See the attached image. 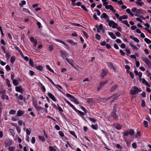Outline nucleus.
Here are the masks:
<instances>
[{
	"label": "nucleus",
	"mask_w": 151,
	"mask_h": 151,
	"mask_svg": "<svg viewBox=\"0 0 151 151\" xmlns=\"http://www.w3.org/2000/svg\"><path fill=\"white\" fill-rule=\"evenodd\" d=\"M130 91L131 95H134L141 91L139 90L137 87L134 86L133 87V89L130 90Z\"/></svg>",
	"instance_id": "obj_1"
},
{
	"label": "nucleus",
	"mask_w": 151,
	"mask_h": 151,
	"mask_svg": "<svg viewBox=\"0 0 151 151\" xmlns=\"http://www.w3.org/2000/svg\"><path fill=\"white\" fill-rule=\"evenodd\" d=\"M118 97V95L117 94H116L113 95L107 99H105V100H107L109 99H110L111 100V101L110 102V103H112V102H114V101Z\"/></svg>",
	"instance_id": "obj_2"
},
{
	"label": "nucleus",
	"mask_w": 151,
	"mask_h": 151,
	"mask_svg": "<svg viewBox=\"0 0 151 151\" xmlns=\"http://www.w3.org/2000/svg\"><path fill=\"white\" fill-rule=\"evenodd\" d=\"M146 13V12L142 9H140L137 10L135 14L136 16H138L139 15L142 14Z\"/></svg>",
	"instance_id": "obj_3"
},
{
	"label": "nucleus",
	"mask_w": 151,
	"mask_h": 151,
	"mask_svg": "<svg viewBox=\"0 0 151 151\" xmlns=\"http://www.w3.org/2000/svg\"><path fill=\"white\" fill-rule=\"evenodd\" d=\"M118 24L116 23L114 21L111 20L109 23V26L112 27L113 28H115L118 26Z\"/></svg>",
	"instance_id": "obj_4"
},
{
	"label": "nucleus",
	"mask_w": 151,
	"mask_h": 151,
	"mask_svg": "<svg viewBox=\"0 0 151 151\" xmlns=\"http://www.w3.org/2000/svg\"><path fill=\"white\" fill-rule=\"evenodd\" d=\"M108 82L107 80L101 82L100 83L99 86L97 88V90L99 91Z\"/></svg>",
	"instance_id": "obj_5"
},
{
	"label": "nucleus",
	"mask_w": 151,
	"mask_h": 151,
	"mask_svg": "<svg viewBox=\"0 0 151 151\" xmlns=\"http://www.w3.org/2000/svg\"><path fill=\"white\" fill-rule=\"evenodd\" d=\"M142 59L149 67H151V62L148 59L146 58H143Z\"/></svg>",
	"instance_id": "obj_6"
},
{
	"label": "nucleus",
	"mask_w": 151,
	"mask_h": 151,
	"mask_svg": "<svg viewBox=\"0 0 151 151\" xmlns=\"http://www.w3.org/2000/svg\"><path fill=\"white\" fill-rule=\"evenodd\" d=\"M15 90L17 92L22 93L23 92V90L21 86H16L15 87Z\"/></svg>",
	"instance_id": "obj_7"
},
{
	"label": "nucleus",
	"mask_w": 151,
	"mask_h": 151,
	"mask_svg": "<svg viewBox=\"0 0 151 151\" xmlns=\"http://www.w3.org/2000/svg\"><path fill=\"white\" fill-rule=\"evenodd\" d=\"M4 143L6 146H8L12 145V142L10 140L7 139L5 141Z\"/></svg>",
	"instance_id": "obj_8"
},
{
	"label": "nucleus",
	"mask_w": 151,
	"mask_h": 151,
	"mask_svg": "<svg viewBox=\"0 0 151 151\" xmlns=\"http://www.w3.org/2000/svg\"><path fill=\"white\" fill-rule=\"evenodd\" d=\"M55 40L57 42H60L62 44H63L64 45H65V46H66V48L67 49H69V46L67 45L66 43H65V42H64L63 41L60 40H59V39H55Z\"/></svg>",
	"instance_id": "obj_9"
},
{
	"label": "nucleus",
	"mask_w": 151,
	"mask_h": 151,
	"mask_svg": "<svg viewBox=\"0 0 151 151\" xmlns=\"http://www.w3.org/2000/svg\"><path fill=\"white\" fill-rule=\"evenodd\" d=\"M116 111H112L111 113V115L114 119H116L118 118V116L116 114Z\"/></svg>",
	"instance_id": "obj_10"
},
{
	"label": "nucleus",
	"mask_w": 151,
	"mask_h": 151,
	"mask_svg": "<svg viewBox=\"0 0 151 151\" xmlns=\"http://www.w3.org/2000/svg\"><path fill=\"white\" fill-rule=\"evenodd\" d=\"M48 95L49 97L53 101H56V99L55 97L51 93H48Z\"/></svg>",
	"instance_id": "obj_11"
},
{
	"label": "nucleus",
	"mask_w": 151,
	"mask_h": 151,
	"mask_svg": "<svg viewBox=\"0 0 151 151\" xmlns=\"http://www.w3.org/2000/svg\"><path fill=\"white\" fill-rule=\"evenodd\" d=\"M60 52L61 55H62V57H66L68 55L67 52L63 50H61L60 51Z\"/></svg>",
	"instance_id": "obj_12"
},
{
	"label": "nucleus",
	"mask_w": 151,
	"mask_h": 151,
	"mask_svg": "<svg viewBox=\"0 0 151 151\" xmlns=\"http://www.w3.org/2000/svg\"><path fill=\"white\" fill-rule=\"evenodd\" d=\"M24 111H22L21 110H18L17 113V116H20L22 115L23 114H24Z\"/></svg>",
	"instance_id": "obj_13"
},
{
	"label": "nucleus",
	"mask_w": 151,
	"mask_h": 151,
	"mask_svg": "<svg viewBox=\"0 0 151 151\" xmlns=\"http://www.w3.org/2000/svg\"><path fill=\"white\" fill-rule=\"evenodd\" d=\"M142 83H144L147 86L150 87V85H149V83L145 79L142 78Z\"/></svg>",
	"instance_id": "obj_14"
},
{
	"label": "nucleus",
	"mask_w": 151,
	"mask_h": 151,
	"mask_svg": "<svg viewBox=\"0 0 151 151\" xmlns=\"http://www.w3.org/2000/svg\"><path fill=\"white\" fill-rule=\"evenodd\" d=\"M66 60L72 66H73L74 61L72 60L69 59L67 58H66Z\"/></svg>",
	"instance_id": "obj_15"
},
{
	"label": "nucleus",
	"mask_w": 151,
	"mask_h": 151,
	"mask_svg": "<svg viewBox=\"0 0 151 151\" xmlns=\"http://www.w3.org/2000/svg\"><path fill=\"white\" fill-rule=\"evenodd\" d=\"M129 37L131 39L133 40L136 42H139V40L137 38L134 37L133 36L130 35V36Z\"/></svg>",
	"instance_id": "obj_16"
},
{
	"label": "nucleus",
	"mask_w": 151,
	"mask_h": 151,
	"mask_svg": "<svg viewBox=\"0 0 151 151\" xmlns=\"http://www.w3.org/2000/svg\"><path fill=\"white\" fill-rule=\"evenodd\" d=\"M108 33L112 39H115L116 38V36L114 35L113 32H108Z\"/></svg>",
	"instance_id": "obj_17"
},
{
	"label": "nucleus",
	"mask_w": 151,
	"mask_h": 151,
	"mask_svg": "<svg viewBox=\"0 0 151 151\" xmlns=\"http://www.w3.org/2000/svg\"><path fill=\"white\" fill-rule=\"evenodd\" d=\"M113 125L114 126V127H115V128L118 129V130H120L121 129V127L120 125L118 124H114Z\"/></svg>",
	"instance_id": "obj_18"
},
{
	"label": "nucleus",
	"mask_w": 151,
	"mask_h": 151,
	"mask_svg": "<svg viewBox=\"0 0 151 151\" xmlns=\"http://www.w3.org/2000/svg\"><path fill=\"white\" fill-rule=\"evenodd\" d=\"M101 18H104L105 19H106V18H108V16L106 13H104L101 16Z\"/></svg>",
	"instance_id": "obj_19"
},
{
	"label": "nucleus",
	"mask_w": 151,
	"mask_h": 151,
	"mask_svg": "<svg viewBox=\"0 0 151 151\" xmlns=\"http://www.w3.org/2000/svg\"><path fill=\"white\" fill-rule=\"evenodd\" d=\"M85 100L89 104L92 103L93 102V99L92 98H86Z\"/></svg>",
	"instance_id": "obj_20"
},
{
	"label": "nucleus",
	"mask_w": 151,
	"mask_h": 151,
	"mask_svg": "<svg viewBox=\"0 0 151 151\" xmlns=\"http://www.w3.org/2000/svg\"><path fill=\"white\" fill-rule=\"evenodd\" d=\"M19 81L18 80H13V83L14 85L16 86L19 85Z\"/></svg>",
	"instance_id": "obj_21"
},
{
	"label": "nucleus",
	"mask_w": 151,
	"mask_h": 151,
	"mask_svg": "<svg viewBox=\"0 0 151 151\" xmlns=\"http://www.w3.org/2000/svg\"><path fill=\"white\" fill-rule=\"evenodd\" d=\"M117 86L116 85L113 86L110 89V91L111 92H113L117 88Z\"/></svg>",
	"instance_id": "obj_22"
},
{
	"label": "nucleus",
	"mask_w": 151,
	"mask_h": 151,
	"mask_svg": "<svg viewBox=\"0 0 151 151\" xmlns=\"http://www.w3.org/2000/svg\"><path fill=\"white\" fill-rule=\"evenodd\" d=\"M67 103L75 111H77V110L74 106L69 101H67Z\"/></svg>",
	"instance_id": "obj_23"
},
{
	"label": "nucleus",
	"mask_w": 151,
	"mask_h": 151,
	"mask_svg": "<svg viewBox=\"0 0 151 151\" xmlns=\"http://www.w3.org/2000/svg\"><path fill=\"white\" fill-rule=\"evenodd\" d=\"M128 131L129 134L131 136L133 135L134 133V131L132 129H130Z\"/></svg>",
	"instance_id": "obj_24"
},
{
	"label": "nucleus",
	"mask_w": 151,
	"mask_h": 151,
	"mask_svg": "<svg viewBox=\"0 0 151 151\" xmlns=\"http://www.w3.org/2000/svg\"><path fill=\"white\" fill-rule=\"evenodd\" d=\"M106 75V72L104 70H102V72L101 74V76L102 77H104Z\"/></svg>",
	"instance_id": "obj_25"
},
{
	"label": "nucleus",
	"mask_w": 151,
	"mask_h": 151,
	"mask_svg": "<svg viewBox=\"0 0 151 151\" xmlns=\"http://www.w3.org/2000/svg\"><path fill=\"white\" fill-rule=\"evenodd\" d=\"M144 40L145 42L148 44H149L151 43V41L147 38H145Z\"/></svg>",
	"instance_id": "obj_26"
},
{
	"label": "nucleus",
	"mask_w": 151,
	"mask_h": 151,
	"mask_svg": "<svg viewBox=\"0 0 151 151\" xmlns=\"http://www.w3.org/2000/svg\"><path fill=\"white\" fill-rule=\"evenodd\" d=\"M91 127L93 129L97 130L98 129V126L96 124H92Z\"/></svg>",
	"instance_id": "obj_27"
},
{
	"label": "nucleus",
	"mask_w": 151,
	"mask_h": 151,
	"mask_svg": "<svg viewBox=\"0 0 151 151\" xmlns=\"http://www.w3.org/2000/svg\"><path fill=\"white\" fill-rule=\"evenodd\" d=\"M29 65L32 67L34 66L35 65L33 61L31 59H30L29 61Z\"/></svg>",
	"instance_id": "obj_28"
},
{
	"label": "nucleus",
	"mask_w": 151,
	"mask_h": 151,
	"mask_svg": "<svg viewBox=\"0 0 151 151\" xmlns=\"http://www.w3.org/2000/svg\"><path fill=\"white\" fill-rule=\"evenodd\" d=\"M130 45L131 46V47H132L134 49H135L136 50H137L138 49V48L136 47V46L133 45L132 44L130 43Z\"/></svg>",
	"instance_id": "obj_29"
},
{
	"label": "nucleus",
	"mask_w": 151,
	"mask_h": 151,
	"mask_svg": "<svg viewBox=\"0 0 151 151\" xmlns=\"http://www.w3.org/2000/svg\"><path fill=\"white\" fill-rule=\"evenodd\" d=\"M46 67L47 68L50 72L53 73L54 72L53 70L52 69H51L48 65H47L46 66Z\"/></svg>",
	"instance_id": "obj_30"
},
{
	"label": "nucleus",
	"mask_w": 151,
	"mask_h": 151,
	"mask_svg": "<svg viewBox=\"0 0 151 151\" xmlns=\"http://www.w3.org/2000/svg\"><path fill=\"white\" fill-rule=\"evenodd\" d=\"M38 137L39 139L41 140L42 142H44L45 141V138L44 137L39 136Z\"/></svg>",
	"instance_id": "obj_31"
},
{
	"label": "nucleus",
	"mask_w": 151,
	"mask_h": 151,
	"mask_svg": "<svg viewBox=\"0 0 151 151\" xmlns=\"http://www.w3.org/2000/svg\"><path fill=\"white\" fill-rule=\"evenodd\" d=\"M68 42L69 43L72 44L73 45H75L77 44V43L76 42H75L73 40H68Z\"/></svg>",
	"instance_id": "obj_32"
},
{
	"label": "nucleus",
	"mask_w": 151,
	"mask_h": 151,
	"mask_svg": "<svg viewBox=\"0 0 151 151\" xmlns=\"http://www.w3.org/2000/svg\"><path fill=\"white\" fill-rule=\"evenodd\" d=\"M36 68L40 70L41 71L42 70L43 67L41 65H39Z\"/></svg>",
	"instance_id": "obj_33"
},
{
	"label": "nucleus",
	"mask_w": 151,
	"mask_h": 151,
	"mask_svg": "<svg viewBox=\"0 0 151 151\" xmlns=\"http://www.w3.org/2000/svg\"><path fill=\"white\" fill-rule=\"evenodd\" d=\"M15 60V57L14 56H12L11 58V62L12 63H14Z\"/></svg>",
	"instance_id": "obj_34"
},
{
	"label": "nucleus",
	"mask_w": 151,
	"mask_h": 151,
	"mask_svg": "<svg viewBox=\"0 0 151 151\" xmlns=\"http://www.w3.org/2000/svg\"><path fill=\"white\" fill-rule=\"evenodd\" d=\"M96 38L98 40H100L101 39V36L98 34H96L95 35Z\"/></svg>",
	"instance_id": "obj_35"
},
{
	"label": "nucleus",
	"mask_w": 151,
	"mask_h": 151,
	"mask_svg": "<svg viewBox=\"0 0 151 151\" xmlns=\"http://www.w3.org/2000/svg\"><path fill=\"white\" fill-rule=\"evenodd\" d=\"M5 54H6V56L7 58L9 59L11 56L10 53L9 52H7Z\"/></svg>",
	"instance_id": "obj_36"
},
{
	"label": "nucleus",
	"mask_w": 151,
	"mask_h": 151,
	"mask_svg": "<svg viewBox=\"0 0 151 151\" xmlns=\"http://www.w3.org/2000/svg\"><path fill=\"white\" fill-rule=\"evenodd\" d=\"M70 133L73 135L76 138H77V137L76 136L75 132L72 131H69Z\"/></svg>",
	"instance_id": "obj_37"
},
{
	"label": "nucleus",
	"mask_w": 151,
	"mask_h": 151,
	"mask_svg": "<svg viewBox=\"0 0 151 151\" xmlns=\"http://www.w3.org/2000/svg\"><path fill=\"white\" fill-rule=\"evenodd\" d=\"M136 4H138L139 6H141L144 4V3L142 1L141 2H136Z\"/></svg>",
	"instance_id": "obj_38"
},
{
	"label": "nucleus",
	"mask_w": 151,
	"mask_h": 151,
	"mask_svg": "<svg viewBox=\"0 0 151 151\" xmlns=\"http://www.w3.org/2000/svg\"><path fill=\"white\" fill-rule=\"evenodd\" d=\"M6 83L9 87H10L11 86V84L10 83V81L7 78L6 79Z\"/></svg>",
	"instance_id": "obj_39"
},
{
	"label": "nucleus",
	"mask_w": 151,
	"mask_h": 151,
	"mask_svg": "<svg viewBox=\"0 0 151 151\" xmlns=\"http://www.w3.org/2000/svg\"><path fill=\"white\" fill-rule=\"evenodd\" d=\"M30 40L32 42H33V43H35V42H37V40H34L33 37L32 36L30 37Z\"/></svg>",
	"instance_id": "obj_40"
},
{
	"label": "nucleus",
	"mask_w": 151,
	"mask_h": 151,
	"mask_svg": "<svg viewBox=\"0 0 151 151\" xmlns=\"http://www.w3.org/2000/svg\"><path fill=\"white\" fill-rule=\"evenodd\" d=\"M137 75H138L139 76V79H140L141 81L142 80V79L141 78V77L142 75V73L141 72H139V73Z\"/></svg>",
	"instance_id": "obj_41"
},
{
	"label": "nucleus",
	"mask_w": 151,
	"mask_h": 151,
	"mask_svg": "<svg viewBox=\"0 0 151 151\" xmlns=\"http://www.w3.org/2000/svg\"><path fill=\"white\" fill-rule=\"evenodd\" d=\"M26 2L25 1H22L21 3L19 4V6L21 7H22L23 5H24L26 4Z\"/></svg>",
	"instance_id": "obj_42"
},
{
	"label": "nucleus",
	"mask_w": 151,
	"mask_h": 151,
	"mask_svg": "<svg viewBox=\"0 0 151 151\" xmlns=\"http://www.w3.org/2000/svg\"><path fill=\"white\" fill-rule=\"evenodd\" d=\"M123 136H127L129 134L128 131L124 132L123 133Z\"/></svg>",
	"instance_id": "obj_43"
},
{
	"label": "nucleus",
	"mask_w": 151,
	"mask_h": 151,
	"mask_svg": "<svg viewBox=\"0 0 151 151\" xmlns=\"http://www.w3.org/2000/svg\"><path fill=\"white\" fill-rule=\"evenodd\" d=\"M15 148L14 147H9V151H14Z\"/></svg>",
	"instance_id": "obj_44"
},
{
	"label": "nucleus",
	"mask_w": 151,
	"mask_h": 151,
	"mask_svg": "<svg viewBox=\"0 0 151 151\" xmlns=\"http://www.w3.org/2000/svg\"><path fill=\"white\" fill-rule=\"evenodd\" d=\"M46 78L53 85H54L55 84V83L53 82V81L50 79V78L49 77H48L47 76H45Z\"/></svg>",
	"instance_id": "obj_45"
},
{
	"label": "nucleus",
	"mask_w": 151,
	"mask_h": 151,
	"mask_svg": "<svg viewBox=\"0 0 151 151\" xmlns=\"http://www.w3.org/2000/svg\"><path fill=\"white\" fill-rule=\"evenodd\" d=\"M141 106L143 107H145V101L143 100L142 101Z\"/></svg>",
	"instance_id": "obj_46"
},
{
	"label": "nucleus",
	"mask_w": 151,
	"mask_h": 151,
	"mask_svg": "<svg viewBox=\"0 0 151 151\" xmlns=\"http://www.w3.org/2000/svg\"><path fill=\"white\" fill-rule=\"evenodd\" d=\"M144 126L145 127H148V123L147 122L145 121H144Z\"/></svg>",
	"instance_id": "obj_47"
},
{
	"label": "nucleus",
	"mask_w": 151,
	"mask_h": 151,
	"mask_svg": "<svg viewBox=\"0 0 151 151\" xmlns=\"http://www.w3.org/2000/svg\"><path fill=\"white\" fill-rule=\"evenodd\" d=\"M108 65L111 68H112L113 69H114V66L111 63H108Z\"/></svg>",
	"instance_id": "obj_48"
},
{
	"label": "nucleus",
	"mask_w": 151,
	"mask_h": 151,
	"mask_svg": "<svg viewBox=\"0 0 151 151\" xmlns=\"http://www.w3.org/2000/svg\"><path fill=\"white\" fill-rule=\"evenodd\" d=\"M88 119L91 122H96V120L94 118H89Z\"/></svg>",
	"instance_id": "obj_49"
},
{
	"label": "nucleus",
	"mask_w": 151,
	"mask_h": 151,
	"mask_svg": "<svg viewBox=\"0 0 151 151\" xmlns=\"http://www.w3.org/2000/svg\"><path fill=\"white\" fill-rule=\"evenodd\" d=\"M81 8L83 9L86 12L88 11V10L86 8L85 6L84 5H81Z\"/></svg>",
	"instance_id": "obj_50"
},
{
	"label": "nucleus",
	"mask_w": 151,
	"mask_h": 151,
	"mask_svg": "<svg viewBox=\"0 0 151 151\" xmlns=\"http://www.w3.org/2000/svg\"><path fill=\"white\" fill-rule=\"evenodd\" d=\"M76 112H78L81 115V116H83L85 115V113L81 111H80L79 110H77V111H76Z\"/></svg>",
	"instance_id": "obj_51"
},
{
	"label": "nucleus",
	"mask_w": 151,
	"mask_h": 151,
	"mask_svg": "<svg viewBox=\"0 0 151 151\" xmlns=\"http://www.w3.org/2000/svg\"><path fill=\"white\" fill-rule=\"evenodd\" d=\"M23 96L22 95H19L17 99H19L20 100H23Z\"/></svg>",
	"instance_id": "obj_52"
},
{
	"label": "nucleus",
	"mask_w": 151,
	"mask_h": 151,
	"mask_svg": "<svg viewBox=\"0 0 151 151\" xmlns=\"http://www.w3.org/2000/svg\"><path fill=\"white\" fill-rule=\"evenodd\" d=\"M9 130L10 132V133L13 136H14V133L13 130L12 129H10Z\"/></svg>",
	"instance_id": "obj_53"
},
{
	"label": "nucleus",
	"mask_w": 151,
	"mask_h": 151,
	"mask_svg": "<svg viewBox=\"0 0 151 151\" xmlns=\"http://www.w3.org/2000/svg\"><path fill=\"white\" fill-rule=\"evenodd\" d=\"M57 89H59V88L62 89V87L60 85H58L55 84L54 85Z\"/></svg>",
	"instance_id": "obj_54"
},
{
	"label": "nucleus",
	"mask_w": 151,
	"mask_h": 151,
	"mask_svg": "<svg viewBox=\"0 0 151 151\" xmlns=\"http://www.w3.org/2000/svg\"><path fill=\"white\" fill-rule=\"evenodd\" d=\"M15 113L16 111L14 110H11L9 112L10 114H14Z\"/></svg>",
	"instance_id": "obj_55"
},
{
	"label": "nucleus",
	"mask_w": 151,
	"mask_h": 151,
	"mask_svg": "<svg viewBox=\"0 0 151 151\" xmlns=\"http://www.w3.org/2000/svg\"><path fill=\"white\" fill-rule=\"evenodd\" d=\"M26 133L28 135H29L31 134V131L29 130L28 129H26Z\"/></svg>",
	"instance_id": "obj_56"
},
{
	"label": "nucleus",
	"mask_w": 151,
	"mask_h": 151,
	"mask_svg": "<svg viewBox=\"0 0 151 151\" xmlns=\"http://www.w3.org/2000/svg\"><path fill=\"white\" fill-rule=\"evenodd\" d=\"M82 32L84 35L85 36L86 38H87L88 37V36L87 34L85 31H82Z\"/></svg>",
	"instance_id": "obj_57"
},
{
	"label": "nucleus",
	"mask_w": 151,
	"mask_h": 151,
	"mask_svg": "<svg viewBox=\"0 0 151 151\" xmlns=\"http://www.w3.org/2000/svg\"><path fill=\"white\" fill-rule=\"evenodd\" d=\"M31 142L32 144H34L35 142V139L34 137H32L31 140Z\"/></svg>",
	"instance_id": "obj_58"
},
{
	"label": "nucleus",
	"mask_w": 151,
	"mask_h": 151,
	"mask_svg": "<svg viewBox=\"0 0 151 151\" xmlns=\"http://www.w3.org/2000/svg\"><path fill=\"white\" fill-rule=\"evenodd\" d=\"M41 85L42 86V87H41V89L43 92H44L46 90L45 88V86H43L42 84H41Z\"/></svg>",
	"instance_id": "obj_59"
},
{
	"label": "nucleus",
	"mask_w": 151,
	"mask_h": 151,
	"mask_svg": "<svg viewBox=\"0 0 151 151\" xmlns=\"http://www.w3.org/2000/svg\"><path fill=\"white\" fill-rule=\"evenodd\" d=\"M2 98L3 99H6L7 100H8V96L6 95H2Z\"/></svg>",
	"instance_id": "obj_60"
},
{
	"label": "nucleus",
	"mask_w": 151,
	"mask_h": 151,
	"mask_svg": "<svg viewBox=\"0 0 151 151\" xmlns=\"http://www.w3.org/2000/svg\"><path fill=\"white\" fill-rule=\"evenodd\" d=\"M23 11L24 12H27V13H28L30 14L29 11L26 8H23Z\"/></svg>",
	"instance_id": "obj_61"
},
{
	"label": "nucleus",
	"mask_w": 151,
	"mask_h": 151,
	"mask_svg": "<svg viewBox=\"0 0 151 151\" xmlns=\"http://www.w3.org/2000/svg\"><path fill=\"white\" fill-rule=\"evenodd\" d=\"M6 68L7 71H9L11 70V68L9 65L6 66Z\"/></svg>",
	"instance_id": "obj_62"
},
{
	"label": "nucleus",
	"mask_w": 151,
	"mask_h": 151,
	"mask_svg": "<svg viewBox=\"0 0 151 151\" xmlns=\"http://www.w3.org/2000/svg\"><path fill=\"white\" fill-rule=\"evenodd\" d=\"M59 134L62 137H63L64 136V134L63 132L61 131H60L59 132Z\"/></svg>",
	"instance_id": "obj_63"
},
{
	"label": "nucleus",
	"mask_w": 151,
	"mask_h": 151,
	"mask_svg": "<svg viewBox=\"0 0 151 151\" xmlns=\"http://www.w3.org/2000/svg\"><path fill=\"white\" fill-rule=\"evenodd\" d=\"M132 147L133 148H134V149H136V148L137 146V145L136 143H133L132 144Z\"/></svg>",
	"instance_id": "obj_64"
}]
</instances>
